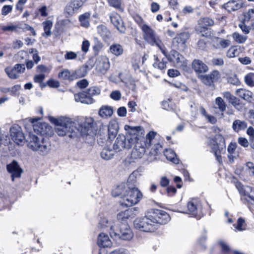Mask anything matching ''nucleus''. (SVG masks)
I'll use <instances>...</instances> for the list:
<instances>
[{
	"label": "nucleus",
	"mask_w": 254,
	"mask_h": 254,
	"mask_svg": "<svg viewBox=\"0 0 254 254\" xmlns=\"http://www.w3.org/2000/svg\"><path fill=\"white\" fill-rule=\"evenodd\" d=\"M215 105L217 108L221 112H224L226 109V103L224 100L220 97H218L215 100Z\"/></svg>",
	"instance_id": "42"
},
{
	"label": "nucleus",
	"mask_w": 254,
	"mask_h": 254,
	"mask_svg": "<svg viewBox=\"0 0 254 254\" xmlns=\"http://www.w3.org/2000/svg\"><path fill=\"white\" fill-rule=\"evenodd\" d=\"M162 108L166 110H171L173 109L172 103L170 100L164 101L162 102Z\"/></svg>",
	"instance_id": "59"
},
{
	"label": "nucleus",
	"mask_w": 254,
	"mask_h": 254,
	"mask_svg": "<svg viewBox=\"0 0 254 254\" xmlns=\"http://www.w3.org/2000/svg\"><path fill=\"white\" fill-rule=\"evenodd\" d=\"M199 26L196 28V31L203 36L205 35V31L207 30V27L211 26L214 24V21L208 17L200 19L198 21Z\"/></svg>",
	"instance_id": "20"
},
{
	"label": "nucleus",
	"mask_w": 254,
	"mask_h": 254,
	"mask_svg": "<svg viewBox=\"0 0 254 254\" xmlns=\"http://www.w3.org/2000/svg\"><path fill=\"white\" fill-rule=\"evenodd\" d=\"M238 50L234 48H230L227 52V56L229 58H232L236 57L238 54Z\"/></svg>",
	"instance_id": "54"
},
{
	"label": "nucleus",
	"mask_w": 254,
	"mask_h": 254,
	"mask_svg": "<svg viewBox=\"0 0 254 254\" xmlns=\"http://www.w3.org/2000/svg\"><path fill=\"white\" fill-rule=\"evenodd\" d=\"M179 53L176 51H171L170 54L167 56V55L166 56V58H167L168 60L170 61L171 62L175 64V62L177 60V57H178Z\"/></svg>",
	"instance_id": "52"
},
{
	"label": "nucleus",
	"mask_w": 254,
	"mask_h": 254,
	"mask_svg": "<svg viewBox=\"0 0 254 254\" xmlns=\"http://www.w3.org/2000/svg\"><path fill=\"white\" fill-rule=\"evenodd\" d=\"M149 215L150 214L149 210L145 217L136 218L134 221V227L143 232H152L155 231V227L153 223L152 218L149 217Z\"/></svg>",
	"instance_id": "8"
},
{
	"label": "nucleus",
	"mask_w": 254,
	"mask_h": 254,
	"mask_svg": "<svg viewBox=\"0 0 254 254\" xmlns=\"http://www.w3.org/2000/svg\"><path fill=\"white\" fill-rule=\"evenodd\" d=\"M188 210L190 214L198 218H200L202 215L201 203L198 199L193 198L188 202Z\"/></svg>",
	"instance_id": "11"
},
{
	"label": "nucleus",
	"mask_w": 254,
	"mask_h": 254,
	"mask_svg": "<svg viewBox=\"0 0 254 254\" xmlns=\"http://www.w3.org/2000/svg\"><path fill=\"white\" fill-rule=\"evenodd\" d=\"M237 147L236 143H231L228 146L227 150L229 153L228 157L230 159L233 157L232 154L234 153Z\"/></svg>",
	"instance_id": "53"
},
{
	"label": "nucleus",
	"mask_w": 254,
	"mask_h": 254,
	"mask_svg": "<svg viewBox=\"0 0 254 254\" xmlns=\"http://www.w3.org/2000/svg\"><path fill=\"white\" fill-rule=\"evenodd\" d=\"M246 84L249 86H254V73H249L244 77Z\"/></svg>",
	"instance_id": "48"
},
{
	"label": "nucleus",
	"mask_w": 254,
	"mask_h": 254,
	"mask_svg": "<svg viewBox=\"0 0 254 254\" xmlns=\"http://www.w3.org/2000/svg\"><path fill=\"white\" fill-rule=\"evenodd\" d=\"M45 139H46L43 136H38L30 132L27 138L28 146L33 151H35L38 148V144Z\"/></svg>",
	"instance_id": "19"
},
{
	"label": "nucleus",
	"mask_w": 254,
	"mask_h": 254,
	"mask_svg": "<svg viewBox=\"0 0 254 254\" xmlns=\"http://www.w3.org/2000/svg\"><path fill=\"white\" fill-rule=\"evenodd\" d=\"M50 121L55 125V131L58 135L67 136L70 138L76 137L77 132L82 135L87 134L94 122L92 118H82L80 119L78 127H76L75 123L68 117H50Z\"/></svg>",
	"instance_id": "1"
},
{
	"label": "nucleus",
	"mask_w": 254,
	"mask_h": 254,
	"mask_svg": "<svg viewBox=\"0 0 254 254\" xmlns=\"http://www.w3.org/2000/svg\"><path fill=\"white\" fill-rule=\"evenodd\" d=\"M25 69L24 64H16L13 68H6L5 71L10 78L16 79L19 77V74L24 72Z\"/></svg>",
	"instance_id": "16"
},
{
	"label": "nucleus",
	"mask_w": 254,
	"mask_h": 254,
	"mask_svg": "<svg viewBox=\"0 0 254 254\" xmlns=\"http://www.w3.org/2000/svg\"><path fill=\"white\" fill-rule=\"evenodd\" d=\"M30 53H33V59L36 64H37L41 60L40 57L38 54V51L35 49H31Z\"/></svg>",
	"instance_id": "64"
},
{
	"label": "nucleus",
	"mask_w": 254,
	"mask_h": 254,
	"mask_svg": "<svg viewBox=\"0 0 254 254\" xmlns=\"http://www.w3.org/2000/svg\"><path fill=\"white\" fill-rule=\"evenodd\" d=\"M244 21L247 22L254 21V9H250L245 13Z\"/></svg>",
	"instance_id": "50"
},
{
	"label": "nucleus",
	"mask_w": 254,
	"mask_h": 254,
	"mask_svg": "<svg viewBox=\"0 0 254 254\" xmlns=\"http://www.w3.org/2000/svg\"><path fill=\"white\" fill-rule=\"evenodd\" d=\"M114 196H120L121 204L123 206H131L137 203L142 198L141 192L136 188L130 187L125 184H121L115 188L112 192Z\"/></svg>",
	"instance_id": "3"
},
{
	"label": "nucleus",
	"mask_w": 254,
	"mask_h": 254,
	"mask_svg": "<svg viewBox=\"0 0 254 254\" xmlns=\"http://www.w3.org/2000/svg\"><path fill=\"white\" fill-rule=\"evenodd\" d=\"M219 73L218 71H214L211 74L205 75L201 76V80L206 85H211L214 80L217 78Z\"/></svg>",
	"instance_id": "31"
},
{
	"label": "nucleus",
	"mask_w": 254,
	"mask_h": 254,
	"mask_svg": "<svg viewBox=\"0 0 254 254\" xmlns=\"http://www.w3.org/2000/svg\"><path fill=\"white\" fill-rule=\"evenodd\" d=\"M13 6L11 5H4L1 9V14L6 15L12 10Z\"/></svg>",
	"instance_id": "55"
},
{
	"label": "nucleus",
	"mask_w": 254,
	"mask_h": 254,
	"mask_svg": "<svg viewBox=\"0 0 254 254\" xmlns=\"http://www.w3.org/2000/svg\"><path fill=\"white\" fill-rule=\"evenodd\" d=\"M234 226L239 231L245 230L246 227L245 220L242 217L238 218L237 224H234Z\"/></svg>",
	"instance_id": "45"
},
{
	"label": "nucleus",
	"mask_w": 254,
	"mask_h": 254,
	"mask_svg": "<svg viewBox=\"0 0 254 254\" xmlns=\"http://www.w3.org/2000/svg\"><path fill=\"white\" fill-rule=\"evenodd\" d=\"M84 70V68H81L71 73L68 70L64 69L59 73V77L63 79L72 80L75 78L84 76L86 73L83 72Z\"/></svg>",
	"instance_id": "12"
},
{
	"label": "nucleus",
	"mask_w": 254,
	"mask_h": 254,
	"mask_svg": "<svg viewBox=\"0 0 254 254\" xmlns=\"http://www.w3.org/2000/svg\"><path fill=\"white\" fill-rule=\"evenodd\" d=\"M19 28L24 30L30 31L34 36L36 35V32L34 28L26 23L21 24Z\"/></svg>",
	"instance_id": "60"
},
{
	"label": "nucleus",
	"mask_w": 254,
	"mask_h": 254,
	"mask_svg": "<svg viewBox=\"0 0 254 254\" xmlns=\"http://www.w3.org/2000/svg\"><path fill=\"white\" fill-rule=\"evenodd\" d=\"M156 134V132L150 131L147 134L145 138L144 137V135L143 139H142V143L148 148L150 147Z\"/></svg>",
	"instance_id": "35"
},
{
	"label": "nucleus",
	"mask_w": 254,
	"mask_h": 254,
	"mask_svg": "<svg viewBox=\"0 0 254 254\" xmlns=\"http://www.w3.org/2000/svg\"><path fill=\"white\" fill-rule=\"evenodd\" d=\"M101 158L105 160H109L113 158L114 153L113 151L108 148H104L100 153Z\"/></svg>",
	"instance_id": "41"
},
{
	"label": "nucleus",
	"mask_w": 254,
	"mask_h": 254,
	"mask_svg": "<svg viewBox=\"0 0 254 254\" xmlns=\"http://www.w3.org/2000/svg\"><path fill=\"white\" fill-rule=\"evenodd\" d=\"M77 58V55L73 52H67L64 55V58L66 60H74Z\"/></svg>",
	"instance_id": "63"
},
{
	"label": "nucleus",
	"mask_w": 254,
	"mask_h": 254,
	"mask_svg": "<svg viewBox=\"0 0 254 254\" xmlns=\"http://www.w3.org/2000/svg\"><path fill=\"white\" fill-rule=\"evenodd\" d=\"M231 45L229 40L217 38L214 42L213 46L216 49H224Z\"/></svg>",
	"instance_id": "34"
},
{
	"label": "nucleus",
	"mask_w": 254,
	"mask_h": 254,
	"mask_svg": "<svg viewBox=\"0 0 254 254\" xmlns=\"http://www.w3.org/2000/svg\"><path fill=\"white\" fill-rule=\"evenodd\" d=\"M238 142L239 144L245 148L248 147L250 144L248 140L246 138L243 137H239L238 139Z\"/></svg>",
	"instance_id": "56"
},
{
	"label": "nucleus",
	"mask_w": 254,
	"mask_h": 254,
	"mask_svg": "<svg viewBox=\"0 0 254 254\" xmlns=\"http://www.w3.org/2000/svg\"><path fill=\"white\" fill-rule=\"evenodd\" d=\"M10 134L12 139L17 144L22 143L25 139L21 127L14 124L10 128Z\"/></svg>",
	"instance_id": "14"
},
{
	"label": "nucleus",
	"mask_w": 254,
	"mask_h": 254,
	"mask_svg": "<svg viewBox=\"0 0 254 254\" xmlns=\"http://www.w3.org/2000/svg\"><path fill=\"white\" fill-rule=\"evenodd\" d=\"M141 29L143 32L144 40L151 46H156L164 56H167V50L159 37L148 25L142 24Z\"/></svg>",
	"instance_id": "4"
},
{
	"label": "nucleus",
	"mask_w": 254,
	"mask_h": 254,
	"mask_svg": "<svg viewBox=\"0 0 254 254\" xmlns=\"http://www.w3.org/2000/svg\"><path fill=\"white\" fill-rule=\"evenodd\" d=\"M99 226L103 229L110 230V232L115 229V223L112 220L107 218H102L100 221Z\"/></svg>",
	"instance_id": "27"
},
{
	"label": "nucleus",
	"mask_w": 254,
	"mask_h": 254,
	"mask_svg": "<svg viewBox=\"0 0 254 254\" xmlns=\"http://www.w3.org/2000/svg\"><path fill=\"white\" fill-rule=\"evenodd\" d=\"M90 17V14L89 12H86L79 17V20L80 22L81 26L85 28L89 27L90 24L89 19Z\"/></svg>",
	"instance_id": "38"
},
{
	"label": "nucleus",
	"mask_w": 254,
	"mask_h": 254,
	"mask_svg": "<svg viewBox=\"0 0 254 254\" xmlns=\"http://www.w3.org/2000/svg\"><path fill=\"white\" fill-rule=\"evenodd\" d=\"M110 254H129L128 250L124 248H120L110 253Z\"/></svg>",
	"instance_id": "61"
},
{
	"label": "nucleus",
	"mask_w": 254,
	"mask_h": 254,
	"mask_svg": "<svg viewBox=\"0 0 254 254\" xmlns=\"http://www.w3.org/2000/svg\"><path fill=\"white\" fill-rule=\"evenodd\" d=\"M110 97L114 100L118 101L121 98V93L118 90L114 91L111 93Z\"/></svg>",
	"instance_id": "58"
},
{
	"label": "nucleus",
	"mask_w": 254,
	"mask_h": 254,
	"mask_svg": "<svg viewBox=\"0 0 254 254\" xmlns=\"http://www.w3.org/2000/svg\"><path fill=\"white\" fill-rule=\"evenodd\" d=\"M109 59L106 56L98 57L96 62V69L101 74H105L110 68Z\"/></svg>",
	"instance_id": "13"
},
{
	"label": "nucleus",
	"mask_w": 254,
	"mask_h": 254,
	"mask_svg": "<svg viewBox=\"0 0 254 254\" xmlns=\"http://www.w3.org/2000/svg\"><path fill=\"white\" fill-rule=\"evenodd\" d=\"M236 93L239 97L249 102L251 101L252 98L253 93L245 89H238L236 91Z\"/></svg>",
	"instance_id": "30"
},
{
	"label": "nucleus",
	"mask_w": 254,
	"mask_h": 254,
	"mask_svg": "<svg viewBox=\"0 0 254 254\" xmlns=\"http://www.w3.org/2000/svg\"><path fill=\"white\" fill-rule=\"evenodd\" d=\"M23 45V42L20 40L14 41L12 44V48L14 49H19Z\"/></svg>",
	"instance_id": "62"
},
{
	"label": "nucleus",
	"mask_w": 254,
	"mask_h": 254,
	"mask_svg": "<svg viewBox=\"0 0 254 254\" xmlns=\"http://www.w3.org/2000/svg\"><path fill=\"white\" fill-rule=\"evenodd\" d=\"M97 244L100 247H110L112 242L107 234L102 233L98 235Z\"/></svg>",
	"instance_id": "24"
},
{
	"label": "nucleus",
	"mask_w": 254,
	"mask_h": 254,
	"mask_svg": "<svg viewBox=\"0 0 254 254\" xmlns=\"http://www.w3.org/2000/svg\"><path fill=\"white\" fill-rule=\"evenodd\" d=\"M114 110L112 107L109 106H103L100 108L98 114L103 119H108L112 116Z\"/></svg>",
	"instance_id": "28"
},
{
	"label": "nucleus",
	"mask_w": 254,
	"mask_h": 254,
	"mask_svg": "<svg viewBox=\"0 0 254 254\" xmlns=\"http://www.w3.org/2000/svg\"><path fill=\"white\" fill-rule=\"evenodd\" d=\"M100 92L101 90L99 87L93 86L88 89L86 91L75 94L74 99L76 102L91 104L94 102V100L92 97L99 95Z\"/></svg>",
	"instance_id": "6"
},
{
	"label": "nucleus",
	"mask_w": 254,
	"mask_h": 254,
	"mask_svg": "<svg viewBox=\"0 0 254 254\" xmlns=\"http://www.w3.org/2000/svg\"><path fill=\"white\" fill-rule=\"evenodd\" d=\"M217 140H219L220 142L224 143L225 140L221 134H216L214 138H211L209 140V144L214 153L220 152L219 144Z\"/></svg>",
	"instance_id": "22"
},
{
	"label": "nucleus",
	"mask_w": 254,
	"mask_h": 254,
	"mask_svg": "<svg viewBox=\"0 0 254 254\" xmlns=\"http://www.w3.org/2000/svg\"><path fill=\"white\" fill-rule=\"evenodd\" d=\"M149 211L150 215L149 217L152 219L155 230L158 229L159 225L166 224L170 221V215L163 210L151 209Z\"/></svg>",
	"instance_id": "7"
},
{
	"label": "nucleus",
	"mask_w": 254,
	"mask_h": 254,
	"mask_svg": "<svg viewBox=\"0 0 254 254\" xmlns=\"http://www.w3.org/2000/svg\"><path fill=\"white\" fill-rule=\"evenodd\" d=\"M247 127V123L245 121H242L239 119L234 121L232 128L233 130L237 133L241 130H244Z\"/></svg>",
	"instance_id": "29"
},
{
	"label": "nucleus",
	"mask_w": 254,
	"mask_h": 254,
	"mask_svg": "<svg viewBox=\"0 0 254 254\" xmlns=\"http://www.w3.org/2000/svg\"><path fill=\"white\" fill-rule=\"evenodd\" d=\"M44 33L42 34L43 37H48L51 36L52 33L51 31L53 26V22L51 20H46L42 23Z\"/></svg>",
	"instance_id": "37"
},
{
	"label": "nucleus",
	"mask_w": 254,
	"mask_h": 254,
	"mask_svg": "<svg viewBox=\"0 0 254 254\" xmlns=\"http://www.w3.org/2000/svg\"><path fill=\"white\" fill-rule=\"evenodd\" d=\"M111 22L117 28V29L121 33H125L126 28L124 25V22L120 16L117 13H112L110 16Z\"/></svg>",
	"instance_id": "18"
},
{
	"label": "nucleus",
	"mask_w": 254,
	"mask_h": 254,
	"mask_svg": "<svg viewBox=\"0 0 254 254\" xmlns=\"http://www.w3.org/2000/svg\"><path fill=\"white\" fill-rule=\"evenodd\" d=\"M192 66L194 71L197 73L205 72L208 70L207 66L199 60H194L192 62Z\"/></svg>",
	"instance_id": "26"
},
{
	"label": "nucleus",
	"mask_w": 254,
	"mask_h": 254,
	"mask_svg": "<svg viewBox=\"0 0 254 254\" xmlns=\"http://www.w3.org/2000/svg\"><path fill=\"white\" fill-rule=\"evenodd\" d=\"M21 86L17 84L12 87L2 88L1 91L4 93H10L11 95L15 94L17 91L20 90Z\"/></svg>",
	"instance_id": "47"
},
{
	"label": "nucleus",
	"mask_w": 254,
	"mask_h": 254,
	"mask_svg": "<svg viewBox=\"0 0 254 254\" xmlns=\"http://www.w3.org/2000/svg\"><path fill=\"white\" fill-rule=\"evenodd\" d=\"M51 144L48 139H46L41 143L38 144V148L35 151L38 152L42 155H45L48 153L50 150Z\"/></svg>",
	"instance_id": "25"
},
{
	"label": "nucleus",
	"mask_w": 254,
	"mask_h": 254,
	"mask_svg": "<svg viewBox=\"0 0 254 254\" xmlns=\"http://www.w3.org/2000/svg\"><path fill=\"white\" fill-rule=\"evenodd\" d=\"M224 7L228 11L236 10L241 7L239 0H231L224 4Z\"/></svg>",
	"instance_id": "32"
},
{
	"label": "nucleus",
	"mask_w": 254,
	"mask_h": 254,
	"mask_svg": "<svg viewBox=\"0 0 254 254\" xmlns=\"http://www.w3.org/2000/svg\"><path fill=\"white\" fill-rule=\"evenodd\" d=\"M119 125L116 120H111L108 126V136L109 138H114L118 132Z\"/></svg>",
	"instance_id": "23"
},
{
	"label": "nucleus",
	"mask_w": 254,
	"mask_h": 254,
	"mask_svg": "<svg viewBox=\"0 0 254 254\" xmlns=\"http://www.w3.org/2000/svg\"><path fill=\"white\" fill-rule=\"evenodd\" d=\"M232 37L233 40L238 44H242L246 42L248 37L241 35L238 32H234L232 34Z\"/></svg>",
	"instance_id": "43"
},
{
	"label": "nucleus",
	"mask_w": 254,
	"mask_h": 254,
	"mask_svg": "<svg viewBox=\"0 0 254 254\" xmlns=\"http://www.w3.org/2000/svg\"><path fill=\"white\" fill-rule=\"evenodd\" d=\"M190 36L188 32H183L177 35L174 39L178 44H184L189 39Z\"/></svg>",
	"instance_id": "39"
},
{
	"label": "nucleus",
	"mask_w": 254,
	"mask_h": 254,
	"mask_svg": "<svg viewBox=\"0 0 254 254\" xmlns=\"http://www.w3.org/2000/svg\"><path fill=\"white\" fill-rule=\"evenodd\" d=\"M86 0H72L65 6L64 12L68 16L72 15L84 4Z\"/></svg>",
	"instance_id": "15"
},
{
	"label": "nucleus",
	"mask_w": 254,
	"mask_h": 254,
	"mask_svg": "<svg viewBox=\"0 0 254 254\" xmlns=\"http://www.w3.org/2000/svg\"><path fill=\"white\" fill-rule=\"evenodd\" d=\"M118 228L110 232L111 237L124 241H130L133 237V233L127 223L119 224Z\"/></svg>",
	"instance_id": "5"
},
{
	"label": "nucleus",
	"mask_w": 254,
	"mask_h": 254,
	"mask_svg": "<svg viewBox=\"0 0 254 254\" xmlns=\"http://www.w3.org/2000/svg\"><path fill=\"white\" fill-rule=\"evenodd\" d=\"M40 118H30L29 121L31 123L34 131L41 135H50L52 134V127L46 123H41L39 121Z\"/></svg>",
	"instance_id": "10"
},
{
	"label": "nucleus",
	"mask_w": 254,
	"mask_h": 254,
	"mask_svg": "<svg viewBox=\"0 0 254 254\" xmlns=\"http://www.w3.org/2000/svg\"><path fill=\"white\" fill-rule=\"evenodd\" d=\"M6 168L7 171L11 174L13 181L15 178H20L21 173L23 172V170L15 160H13L11 163L7 165Z\"/></svg>",
	"instance_id": "17"
},
{
	"label": "nucleus",
	"mask_w": 254,
	"mask_h": 254,
	"mask_svg": "<svg viewBox=\"0 0 254 254\" xmlns=\"http://www.w3.org/2000/svg\"><path fill=\"white\" fill-rule=\"evenodd\" d=\"M177 58L175 63L177 66L184 67L187 65L188 61L182 55L179 54L178 57Z\"/></svg>",
	"instance_id": "44"
},
{
	"label": "nucleus",
	"mask_w": 254,
	"mask_h": 254,
	"mask_svg": "<svg viewBox=\"0 0 254 254\" xmlns=\"http://www.w3.org/2000/svg\"><path fill=\"white\" fill-rule=\"evenodd\" d=\"M134 211L132 209H128L124 211H121L117 214V219L120 223H127L126 221L129 219L132 218L134 216Z\"/></svg>",
	"instance_id": "21"
},
{
	"label": "nucleus",
	"mask_w": 254,
	"mask_h": 254,
	"mask_svg": "<svg viewBox=\"0 0 254 254\" xmlns=\"http://www.w3.org/2000/svg\"><path fill=\"white\" fill-rule=\"evenodd\" d=\"M164 154L168 160H169L175 164H179V160L175 152L172 149H166L164 151Z\"/></svg>",
	"instance_id": "33"
},
{
	"label": "nucleus",
	"mask_w": 254,
	"mask_h": 254,
	"mask_svg": "<svg viewBox=\"0 0 254 254\" xmlns=\"http://www.w3.org/2000/svg\"><path fill=\"white\" fill-rule=\"evenodd\" d=\"M231 104L237 110L241 111L243 109V106H242L240 101L239 99L237 98L234 100Z\"/></svg>",
	"instance_id": "57"
},
{
	"label": "nucleus",
	"mask_w": 254,
	"mask_h": 254,
	"mask_svg": "<svg viewBox=\"0 0 254 254\" xmlns=\"http://www.w3.org/2000/svg\"><path fill=\"white\" fill-rule=\"evenodd\" d=\"M144 134L145 131L143 128L142 134L140 135V136L135 135L133 137L135 141H134L132 147V150L131 152V157L132 159L142 158L145 152L146 148H148L142 142V139H143Z\"/></svg>",
	"instance_id": "9"
},
{
	"label": "nucleus",
	"mask_w": 254,
	"mask_h": 254,
	"mask_svg": "<svg viewBox=\"0 0 254 254\" xmlns=\"http://www.w3.org/2000/svg\"><path fill=\"white\" fill-rule=\"evenodd\" d=\"M154 57L155 62L153 64V66L155 68H158L160 70L164 69L166 68L167 62L164 60V59H163L162 61H160L156 56L154 55Z\"/></svg>",
	"instance_id": "40"
},
{
	"label": "nucleus",
	"mask_w": 254,
	"mask_h": 254,
	"mask_svg": "<svg viewBox=\"0 0 254 254\" xmlns=\"http://www.w3.org/2000/svg\"><path fill=\"white\" fill-rule=\"evenodd\" d=\"M219 244L221 247L222 251L224 253L231 252L233 253L234 254H244L243 253H242L239 251H234L232 252L230 250L229 246L224 242L221 241L219 242Z\"/></svg>",
	"instance_id": "49"
},
{
	"label": "nucleus",
	"mask_w": 254,
	"mask_h": 254,
	"mask_svg": "<svg viewBox=\"0 0 254 254\" xmlns=\"http://www.w3.org/2000/svg\"><path fill=\"white\" fill-rule=\"evenodd\" d=\"M110 51L112 54L116 56H119L123 53L124 50L121 45L114 44L110 46Z\"/></svg>",
	"instance_id": "36"
},
{
	"label": "nucleus",
	"mask_w": 254,
	"mask_h": 254,
	"mask_svg": "<svg viewBox=\"0 0 254 254\" xmlns=\"http://www.w3.org/2000/svg\"><path fill=\"white\" fill-rule=\"evenodd\" d=\"M124 129L126 131V135L119 134L113 144V148L116 152L131 148L135 141L133 139L134 136H140L143 131V127L141 126H132L128 125L124 126Z\"/></svg>",
	"instance_id": "2"
},
{
	"label": "nucleus",
	"mask_w": 254,
	"mask_h": 254,
	"mask_svg": "<svg viewBox=\"0 0 254 254\" xmlns=\"http://www.w3.org/2000/svg\"><path fill=\"white\" fill-rule=\"evenodd\" d=\"M97 31L98 33L103 38L108 37L110 35V32L104 25H99L97 27Z\"/></svg>",
	"instance_id": "46"
},
{
	"label": "nucleus",
	"mask_w": 254,
	"mask_h": 254,
	"mask_svg": "<svg viewBox=\"0 0 254 254\" xmlns=\"http://www.w3.org/2000/svg\"><path fill=\"white\" fill-rule=\"evenodd\" d=\"M110 6L118 9H121L122 0H108Z\"/></svg>",
	"instance_id": "51"
}]
</instances>
